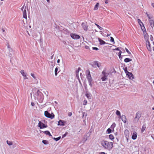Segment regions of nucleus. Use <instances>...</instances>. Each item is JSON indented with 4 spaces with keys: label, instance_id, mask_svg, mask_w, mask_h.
<instances>
[{
    "label": "nucleus",
    "instance_id": "0eeeda50",
    "mask_svg": "<svg viewBox=\"0 0 154 154\" xmlns=\"http://www.w3.org/2000/svg\"><path fill=\"white\" fill-rule=\"evenodd\" d=\"M87 71H88V73L86 76V77L88 81H92V79L89 70H88Z\"/></svg>",
    "mask_w": 154,
    "mask_h": 154
},
{
    "label": "nucleus",
    "instance_id": "c03bdc74",
    "mask_svg": "<svg viewBox=\"0 0 154 154\" xmlns=\"http://www.w3.org/2000/svg\"><path fill=\"white\" fill-rule=\"evenodd\" d=\"M89 83V85H90V86L91 87H92V84H91V82H92V81H88Z\"/></svg>",
    "mask_w": 154,
    "mask_h": 154
},
{
    "label": "nucleus",
    "instance_id": "dca6fc26",
    "mask_svg": "<svg viewBox=\"0 0 154 154\" xmlns=\"http://www.w3.org/2000/svg\"><path fill=\"white\" fill-rule=\"evenodd\" d=\"M65 122L62 120H60L58 122V125L64 126L65 125L64 123Z\"/></svg>",
    "mask_w": 154,
    "mask_h": 154
},
{
    "label": "nucleus",
    "instance_id": "864d4df0",
    "mask_svg": "<svg viewBox=\"0 0 154 154\" xmlns=\"http://www.w3.org/2000/svg\"><path fill=\"white\" fill-rule=\"evenodd\" d=\"M60 62V59H58L57 60V63H59Z\"/></svg>",
    "mask_w": 154,
    "mask_h": 154
},
{
    "label": "nucleus",
    "instance_id": "69168bd1",
    "mask_svg": "<svg viewBox=\"0 0 154 154\" xmlns=\"http://www.w3.org/2000/svg\"><path fill=\"white\" fill-rule=\"evenodd\" d=\"M146 36V35H144V36Z\"/></svg>",
    "mask_w": 154,
    "mask_h": 154
},
{
    "label": "nucleus",
    "instance_id": "4468645a",
    "mask_svg": "<svg viewBox=\"0 0 154 154\" xmlns=\"http://www.w3.org/2000/svg\"><path fill=\"white\" fill-rule=\"evenodd\" d=\"M120 118H121L122 121L124 123H125L126 122L127 119L125 116L122 115V116H121L120 117H119Z\"/></svg>",
    "mask_w": 154,
    "mask_h": 154
},
{
    "label": "nucleus",
    "instance_id": "20e7f679",
    "mask_svg": "<svg viewBox=\"0 0 154 154\" xmlns=\"http://www.w3.org/2000/svg\"><path fill=\"white\" fill-rule=\"evenodd\" d=\"M146 14L147 15V17L149 18V21L150 23V25L151 26L152 28L154 26V20L152 19V17L150 16L149 15L146 13Z\"/></svg>",
    "mask_w": 154,
    "mask_h": 154
},
{
    "label": "nucleus",
    "instance_id": "412c9836",
    "mask_svg": "<svg viewBox=\"0 0 154 154\" xmlns=\"http://www.w3.org/2000/svg\"><path fill=\"white\" fill-rule=\"evenodd\" d=\"M132 60V59H131L128 58H126L124 60V61L126 63H128L130 61H131Z\"/></svg>",
    "mask_w": 154,
    "mask_h": 154
},
{
    "label": "nucleus",
    "instance_id": "79ce46f5",
    "mask_svg": "<svg viewBox=\"0 0 154 154\" xmlns=\"http://www.w3.org/2000/svg\"><path fill=\"white\" fill-rule=\"evenodd\" d=\"M125 50H126V51L127 52V53L128 54H131V53L130 52L128 51V49L127 48H125Z\"/></svg>",
    "mask_w": 154,
    "mask_h": 154
},
{
    "label": "nucleus",
    "instance_id": "de8ad7c7",
    "mask_svg": "<svg viewBox=\"0 0 154 154\" xmlns=\"http://www.w3.org/2000/svg\"><path fill=\"white\" fill-rule=\"evenodd\" d=\"M105 3L108 4L109 2L108 0H105Z\"/></svg>",
    "mask_w": 154,
    "mask_h": 154
},
{
    "label": "nucleus",
    "instance_id": "72a5a7b5",
    "mask_svg": "<svg viewBox=\"0 0 154 154\" xmlns=\"http://www.w3.org/2000/svg\"><path fill=\"white\" fill-rule=\"evenodd\" d=\"M107 131L108 133H111L112 132L111 129L109 128L107 130Z\"/></svg>",
    "mask_w": 154,
    "mask_h": 154
},
{
    "label": "nucleus",
    "instance_id": "8fccbe9b",
    "mask_svg": "<svg viewBox=\"0 0 154 154\" xmlns=\"http://www.w3.org/2000/svg\"><path fill=\"white\" fill-rule=\"evenodd\" d=\"M151 5L153 7V8H154V3H151Z\"/></svg>",
    "mask_w": 154,
    "mask_h": 154
},
{
    "label": "nucleus",
    "instance_id": "2eb2a0df",
    "mask_svg": "<svg viewBox=\"0 0 154 154\" xmlns=\"http://www.w3.org/2000/svg\"><path fill=\"white\" fill-rule=\"evenodd\" d=\"M81 70V68L80 67H79L77 70H76V76L77 78L78 79H79V71Z\"/></svg>",
    "mask_w": 154,
    "mask_h": 154
},
{
    "label": "nucleus",
    "instance_id": "ddd939ff",
    "mask_svg": "<svg viewBox=\"0 0 154 154\" xmlns=\"http://www.w3.org/2000/svg\"><path fill=\"white\" fill-rule=\"evenodd\" d=\"M98 40L100 42V44L101 45L106 44L105 41L102 40L100 38H98Z\"/></svg>",
    "mask_w": 154,
    "mask_h": 154
},
{
    "label": "nucleus",
    "instance_id": "37998d69",
    "mask_svg": "<svg viewBox=\"0 0 154 154\" xmlns=\"http://www.w3.org/2000/svg\"><path fill=\"white\" fill-rule=\"evenodd\" d=\"M72 112H70L68 113V115L69 116H71L72 115Z\"/></svg>",
    "mask_w": 154,
    "mask_h": 154
},
{
    "label": "nucleus",
    "instance_id": "f704fd0d",
    "mask_svg": "<svg viewBox=\"0 0 154 154\" xmlns=\"http://www.w3.org/2000/svg\"><path fill=\"white\" fill-rule=\"evenodd\" d=\"M42 143L45 144H47L48 143V142L46 140H43L42 141Z\"/></svg>",
    "mask_w": 154,
    "mask_h": 154
},
{
    "label": "nucleus",
    "instance_id": "13d9d810",
    "mask_svg": "<svg viewBox=\"0 0 154 154\" xmlns=\"http://www.w3.org/2000/svg\"><path fill=\"white\" fill-rule=\"evenodd\" d=\"M66 135V134H65L63 135L64 136H65Z\"/></svg>",
    "mask_w": 154,
    "mask_h": 154
},
{
    "label": "nucleus",
    "instance_id": "e2e57ef3",
    "mask_svg": "<svg viewBox=\"0 0 154 154\" xmlns=\"http://www.w3.org/2000/svg\"><path fill=\"white\" fill-rule=\"evenodd\" d=\"M1 1H4V0H1Z\"/></svg>",
    "mask_w": 154,
    "mask_h": 154
},
{
    "label": "nucleus",
    "instance_id": "4be33fe9",
    "mask_svg": "<svg viewBox=\"0 0 154 154\" xmlns=\"http://www.w3.org/2000/svg\"><path fill=\"white\" fill-rule=\"evenodd\" d=\"M20 72L23 76L26 77V74L24 72L23 70H21Z\"/></svg>",
    "mask_w": 154,
    "mask_h": 154
},
{
    "label": "nucleus",
    "instance_id": "f3484780",
    "mask_svg": "<svg viewBox=\"0 0 154 154\" xmlns=\"http://www.w3.org/2000/svg\"><path fill=\"white\" fill-rule=\"evenodd\" d=\"M127 75L130 79L132 80L134 79V75L131 72H130Z\"/></svg>",
    "mask_w": 154,
    "mask_h": 154
},
{
    "label": "nucleus",
    "instance_id": "b1692460",
    "mask_svg": "<svg viewBox=\"0 0 154 154\" xmlns=\"http://www.w3.org/2000/svg\"><path fill=\"white\" fill-rule=\"evenodd\" d=\"M146 128V126L145 125H143V126H142L141 130V132L143 133L145 130Z\"/></svg>",
    "mask_w": 154,
    "mask_h": 154
},
{
    "label": "nucleus",
    "instance_id": "c756f323",
    "mask_svg": "<svg viewBox=\"0 0 154 154\" xmlns=\"http://www.w3.org/2000/svg\"><path fill=\"white\" fill-rule=\"evenodd\" d=\"M94 64L95 65H97V66L98 68H100V64L97 61L95 62Z\"/></svg>",
    "mask_w": 154,
    "mask_h": 154
},
{
    "label": "nucleus",
    "instance_id": "c85d7f7f",
    "mask_svg": "<svg viewBox=\"0 0 154 154\" xmlns=\"http://www.w3.org/2000/svg\"><path fill=\"white\" fill-rule=\"evenodd\" d=\"M86 96L89 99H90L91 98V96L90 95V94H86Z\"/></svg>",
    "mask_w": 154,
    "mask_h": 154
},
{
    "label": "nucleus",
    "instance_id": "2f4dec72",
    "mask_svg": "<svg viewBox=\"0 0 154 154\" xmlns=\"http://www.w3.org/2000/svg\"><path fill=\"white\" fill-rule=\"evenodd\" d=\"M58 71V68L57 67H56L55 69V75L56 76L57 75V72Z\"/></svg>",
    "mask_w": 154,
    "mask_h": 154
},
{
    "label": "nucleus",
    "instance_id": "c9c22d12",
    "mask_svg": "<svg viewBox=\"0 0 154 154\" xmlns=\"http://www.w3.org/2000/svg\"><path fill=\"white\" fill-rule=\"evenodd\" d=\"M87 100H84V101H83V104L84 105H85L87 104Z\"/></svg>",
    "mask_w": 154,
    "mask_h": 154
},
{
    "label": "nucleus",
    "instance_id": "473e14b6",
    "mask_svg": "<svg viewBox=\"0 0 154 154\" xmlns=\"http://www.w3.org/2000/svg\"><path fill=\"white\" fill-rule=\"evenodd\" d=\"M60 137H59L57 138H55V137L54 138V139L56 141H57L59 140L60 139Z\"/></svg>",
    "mask_w": 154,
    "mask_h": 154
},
{
    "label": "nucleus",
    "instance_id": "7ed1b4c3",
    "mask_svg": "<svg viewBox=\"0 0 154 154\" xmlns=\"http://www.w3.org/2000/svg\"><path fill=\"white\" fill-rule=\"evenodd\" d=\"M45 115L47 117L53 119L54 118V115L53 114H51L47 111L45 112Z\"/></svg>",
    "mask_w": 154,
    "mask_h": 154
},
{
    "label": "nucleus",
    "instance_id": "bf43d9fd",
    "mask_svg": "<svg viewBox=\"0 0 154 154\" xmlns=\"http://www.w3.org/2000/svg\"><path fill=\"white\" fill-rule=\"evenodd\" d=\"M153 50L154 51V47H153Z\"/></svg>",
    "mask_w": 154,
    "mask_h": 154
},
{
    "label": "nucleus",
    "instance_id": "f8f14e48",
    "mask_svg": "<svg viewBox=\"0 0 154 154\" xmlns=\"http://www.w3.org/2000/svg\"><path fill=\"white\" fill-rule=\"evenodd\" d=\"M82 26L83 28L86 31H87L88 29V26L87 23H83L82 24Z\"/></svg>",
    "mask_w": 154,
    "mask_h": 154
},
{
    "label": "nucleus",
    "instance_id": "5701e85b",
    "mask_svg": "<svg viewBox=\"0 0 154 154\" xmlns=\"http://www.w3.org/2000/svg\"><path fill=\"white\" fill-rule=\"evenodd\" d=\"M6 142L7 144L9 146H11L13 144V142L11 141H9L8 140H7L6 141Z\"/></svg>",
    "mask_w": 154,
    "mask_h": 154
},
{
    "label": "nucleus",
    "instance_id": "6ab92c4d",
    "mask_svg": "<svg viewBox=\"0 0 154 154\" xmlns=\"http://www.w3.org/2000/svg\"><path fill=\"white\" fill-rule=\"evenodd\" d=\"M102 74L103 75V76H108V75L109 74L106 73V71L105 70H103L102 72Z\"/></svg>",
    "mask_w": 154,
    "mask_h": 154
},
{
    "label": "nucleus",
    "instance_id": "393cba45",
    "mask_svg": "<svg viewBox=\"0 0 154 154\" xmlns=\"http://www.w3.org/2000/svg\"><path fill=\"white\" fill-rule=\"evenodd\" d=\"M107 76H103V77H102L101 78V79L103 81H105L106 80L107 78Z\"/></svg>",
    "mask_w": 154,
    "mask_h": 154
},
{
    "label": "nucleus",
    "instance_id": "39448f33",
    "mask_svg": "<svg viewBox=\"0 0 154 154\" xmlns=\"http://www.w3.org/2000/svg\"><path fill=\"white\" fill-rule=\"evenodd\" d=\"M38 126L40 128V129H42L46 128L47 127V125L42 122L41 121H39L38 124Z\"/></svg>",
    "mask_w": 154,
    "mask_h": 154
},
{
    "label": "nucleus",
    "instance_id": "09e8293b",
    "mask_svg": "<svg viewBox=\"0 0 154 154\" xmlns=\"http://www.w3.org/2000/svg\"><path fill=\"white\" fill-rule=\"evenodd\" d=\"M32 106H33L35 105V104L33 102H32L31 103Z\"/></svg>",
    "mask_w": 154,
    "mask_h": 154
},
{
    "label": "nucleus",
    "instance_id": "052dcab7",
    "mask_svg": "<svg viewBox=\"0 0 154 154\" xmlns=\"http://www.w3.org/2000/svg\"><path fill=\"white\" fill-rule=\"evenodd\" d=\"M47 2H48L49 1V0H47Z\"/></svg>",
    "mask_w": 154,
    "mask_h": 154
},
{
    "label": "nucleus",
    "instance_id": "1a4fd4ad",
    "mask_svg": "<svg viewBox=\"0 0 154 154\" xmlns=\"http://www.w3.org/2000/svg\"><path fill=\"white\" fill-rule=\"evenodd\" d=\"M137 137V133L135 131H134L132 134V135L131 137V138L132 139L134 140H135Z\"/></svg>",
    "mask_w": 154,
    "mask_h": 154
},
{
    "label": "nucleus",
    "instance_id": "aec40b11",
    "mask_svg": "<svg viewBox=\"0 0 154 154\" xmlns=\"http://www.w3.org/2000/svg\"><path fill=\"white\" fill-rule=\"evenodd\" d=\"M43 133L46 135H48L49 136H52V135L50 134V132L49 131H43Z\"/></svg>",
    "mask_w": 154,
    "mask_h": 154
},
{
    "label": "nucleus",
    "instance_id": "4c0bfd02",
    "mask_svg": "<svg viewBox=\"0 0 154 154\" xmlns=\"http://www.w3.org/2000/svg\"><path fill=\"white\" fill-rule=\"evenodd\" d=\"M125 71L127 75L128 74H129L130 73V72L128 71L127 69L125 70Z\"/></svg>",
    "mask_w": 154,
    "mask_h": 154
},
{
    "label": "nucleus",
    "instance_id": "bb28decb",
    "mask_svg": "<svg viewBox=\"0 0 154 154\" xmlns=\"http://www.w3.org/2000/svg\"><path fill=\"white\" fill-rule=\"evenodd\" d=\"M116 114L117 116H119V117H121V113L119 111V110H117L116 112Z\"/></svg>",
    "mask_w": 154,
    "mask_h": 154
},
{
    "label": "nucleus",
    "instance_id": "5fc2aeb1",
    "mask_svg": "<svg viewBox=\"0 0 154 154\" xmlns=\"http://www.w3.org/2000/svg\"><path fill=\"white\" fill-rule=\"evenodd\" d=\"M95 25H96L97 26L99 25L95 23Z\"/></svg>",
    "mask_w": 154,
    "mask_h": 154
},
{
    "label": "nucleus",
    "instance_id": "0e129e2a",
    "mask_svg": "<svg viewBox=\"0 0 154 154\" xmlns=\"http://www.w3.org/2000/svg\"><path fill=\"white\" fill-rule=\"evenodd\" d=\"M82 75V73H80V75Z\"/></svg>",
    "mask_w": 154,
    "mask_h": 154
},
{
    "label": "nucleus",
    "instance_id": "a211bd4d",
    "mask_svg": "<svg viewBox=\"0 0 154 154\" xmlns=\"http://www.w3.org/2000/svg\"><path fill=\"white\" fill-rule=\"evenodd\" d=\"M99 5V3H96V5L94 6V11H96L97 10L98 8V7Z\"/></svg>",
    "mask_w": 154,
    "mask_h": 154
},
{
    "label": "nucleus",
    "instance_id": "7c9ffc66",
    "mask_svg": "<svg viewBox=\"0 0 154 154\" xmlns=\"http://www.w3.org/2000/svg\"><path fill=\"white\" fill-rule=\"evenodd\" d=\"M110 41L112 42H113V44H114L115 43V42L114 40L113 37H110Z\"/></svg>",
    "mask_w": 154,
    "mask_h": 154
},
{
    "label": "nucleus",
    "instance_id": "a878e982",
    "mask_svg": "<svg viewBox=\"0 0 154 154\" xmlns=\"http://www.w3.org/2000/svg\"><path fill=\"white\" fill-rule=\"evenodd\" d=\"M109 138L110 139L112 140L114 139V137L112 134H111L109 135Z\"/></svg>",
    "mask_w": 154,
    "mask_h": 154
},
{
    "label": "nucleus",
    "instance_id": "603ef678",
    "mask_svg": "<svg viewBox=\"0 0 154 154\" xmlns=\"http://www.w3.org/2000/svg\"><path fill=\"white\" fill-rule=\"evenodd\" d=\"M115 50L117 51H119V49L118 48H115Z\"/></svg>",
    "mask_w": 154,
    "mask_h": 154
},
{
    "label": "nucleus",
    "instance_id": "423d86ee",
    "mask_svg": "<svg viewBox=\"0 0 154 154\" xmlns=\"http://www.w3.org/2000/svg\"><path fill=\"white\" fill-rule=\"evenodd\" d=\"M70 36L73 39H78L80 38L79 35L74 33L71 34Z\"/></svg>",
    "mask_w": 154,
    "mask_h": 154
},
{
    "label": "nucleus",
    "instance_id": "f03ea898",
    "mask_svg": "<svg viewBox=\"0 0 154 154\" xmlns=\"http://www.w3.org/2000/svg\"><path fill=\"white\" fill-rule=\"evenodd\" d=\"M26 6L25 7L24 6H23L21 8V10L23 12V17L26 19V22L27 23V15H26Z\"/></svg>",
    "mask_w": 154,
    "mask_h": 154
},
{
    "label": "nucleus",
    "instance_id": "a19ab883",
    "mask_svg": "<svg viewBox=\"0 0 154 154\" xmlns=\"http://www.w3.org/2000/svg\"><path fill=\"white\" fill-rule=\"evenodd\" d=\"M97 27L100 30H102L103 29V28L101 27V26H100L99 25Z\"/></svg>",
    "mask_w": 154,
    "mask_h": 154
},
{
    "label": "nucleus",
    "instance_id": "4d7b16f0",
    "mask_svg": "<svg viewBox=\"0 0 154 154\" xmlns=\"http://www.w3.org/2000/svg\"><path fill=\"white\" fill-rule=\"evenodd\" d=\"M110 34H109V35H108V34H107V36H109L110 35Z\"/></svg>",
    "mask_w": 154,
    "mask_h": 154
},
{
    "label": "nucleus",
    "instance_id": "6e6552de",
    "mask_svg": "<svg viewBox=\"0 0 154 154\" xmlns=\"http://www.w3.org/2000/svg\"><path fill=\"white\" fill-rule=\"evenodd\" d=\"M146 47L148 50L150 51H152V48L150 44L149 41H146Z\"/></svg>",
    "mask_w": 154,
    "mask_h": 154
},
{
    "label": "nucleus",
    "instance_id": "e433bc0d",
    "mask_svg": "<svg viewBox=\"0 0 154 154\" xmlns=\"http://www.w3.org/2000/svg\"><path fill=\"white\" fill-rule=\"evenodd\" d=\"M122 51H119V53H118V55L119 57L120 58V59H121V53H122Z\"/></svg>",
    "mask_w": 154,
    "mask_h": 154
},
{
    "label": "nucleus",
    "instance_id": "58836bf2",
    "mask_svg": "<svg viewBox=\"0 0 154 154\" xmlns=\"http://www.w3.org/2000/svg\"><path fill=\"white\" fill-rule=\"evenodd\" d=\"M31 75L34 79H36V77L35 75L33 73H31Z\"/></svg>",
    "mask_w": 154,
    "mask_h": 154
},
{
    "label": "nucleus",
    "instance_id": "680f3d73",
    "mask_svg": "<svg viewBox=\"0 0 154 154\" xmlns=\"http://www.w3.org/2000/svg\"><path fill=\"white\" fill-rule=\"evenodd\" d=\"M25 79H28V78L27 77H26V78H25Z\"/></svg>",
    "mask_w": 154,
    "mask_h": 154
},
{
    "label": "nucleus",
    "instance_id": "ea45409f",
    "mask_svg": "<svg viewBox=\"0 0 154 154\" xmlns=\"http://www.w3.org/2000/svg\"><path fill=\"white\" fill-rule=\"evenodd\" d=\"M138 22V23L140 24V23H142L143 24V23L141 20L139 19H138L137 20Z\"/></svg>",
    "mask_w": 154,
    "mask_h": 154
},
{
    "label": "nucleus",
    "instance_id": "49530a36",
    "mask_svg": "<svg viewBox=\"0 0 154 154\" xmlns=\"http://www.w3.org/2000/svg\"><path fill=\"white\" fill-rule=\"evenodd\" d=\"M23 26L24 27H26V26H25V24H26V23L24 22V20H23Z\"/></svg>",
    "mask_w": 154,
    "mask_h": 154
},
{
    "label": "nucleus",
    "instance_id": "f257e3e1",
    "mask_svg": "<svg viewBox=\"0 0 154 154\" xmlns=\"http://www.w3.org/2000/svg\"><path fill=\"white\" fill-rule=\"evenodd\" d=\"M100 143L103 148L109 150H110L113 146V144L112 142H109L106 140H102L100 142Z\"/></svg>",
    "mask_w": 154,
    "mask_h": 154
},
{
    "label": "nucleus",
    "instance_id": "cd10ccee",
    "mask_svg": "<svg viewBox=\"0 0 154 154\" xmlns=\"http://www.w3.org/2000/svg\"><path fill=\"white\" fill-rule=\"evenodd\" d=\"M116 126V124L115 123H113L111 125V126L110 127V128H111V129L114 130V128Z\"/></svg>",
    "mask_w": 154,
    "mask_h": 154
},
{
    "label": "nucleus",
    "instance_id": "6e6d98bb",
    "mask_svg": "<svg viewBox=\"0 0 154 154\" xmlns=\"http://www.w3.org/2000/svg\"><path fill=\"white\" fill-rule=\"evenodd\" d=\"M2 31H3V32H4L5 31V30L3 29H2Z\"/></svg>",
    "mask_w": 154,
    "mask_h": 154
},
{
    "label": "nucleus",
    "instance_id": "9d476101",
    "mask_svg": "<svg viewBox=\"0 0 154 154\" xmlns=\"http://www.w3.org/2000/svg\"><path fill=\"white\" fill-rule=\"evenodd\" d=\"M141 116V114L139 112H138L136 114V117L135 119H137V121H138Z\"/></svg>",
    "mask_w": 154,
    "mask_h": 154
},
{
    "label": "nucleus",
    "instance_id": "9b49d317",
    "mask_svg": "<svg viewBox=\"0 0 154 154\" xmlns=\"http://www.w3.org/2000/svg\"><path fill=\"white\" fill-rule=\"evenodd\" d=\"M124 134L125 135V136L126 138H128L129 137V131L127 130L126 129L125 131H124Z\"/></svg>",
    "mask_w": 154,
    "mask_h": 154
},
{
    "label": "nucleus",
    "instance_id": "a18cd8bd",
    "mask_svg": "<svg viewBox=\"0 0 154 154\" xmlns=\"http://www.w3.org/2000/svg\"><path fill=\"white\" fill-rule=\"evenodd\" d=\"M93 49L96 50H98V48L96 47H93Z\"/></svg>",
    "mask_w": 154,
    "mask_h": 154
},
{
    "label": "nucleus",
    "instance_id": "3c124183",
    "mask_svg": "<svg viewBox=\"0 0 154 154\" xmlns=\"http://www.w3.org/2000/svg\"><path fill=\"white\" fill-rule=\"evenodd\" d=\"M100 154H105V153L104 152H101L100 153Z\"/></svg>",
    "mask_w": 154,
    "mask_h": 154
}]
</instances>
